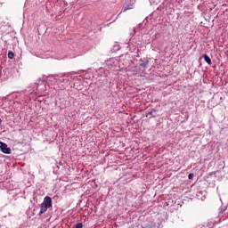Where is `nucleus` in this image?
<instances>
[{
  "label": "nucleus",
  "mask_w": 228,
  "mask_h": 228,
  "mask_svg": "<svg viewBox=\"0 0 228 228\" xmlns=\"http://www.w3.org/2000/svg\"><path fill=\"white\" fill-rule=\"evenodd\" d=\"M188 177H189V179H193V174H189V175H188Z\"/></svg>",
  "instance_id": "f8f14e48"
},
{
  "label": "nucleus",
  "mask_w": 228,
  "mask_h": 228,
  "mask_svg": "<svg viewBox=\"0 0 228 228\" xmlns=\"http://www.w3.org/2000/svg\"><path fill=\"white\" fill-rule=\"evenodd\" d=\"M150 3L151 4H159V3H161V0H150Z\"/></svg>",
  "instance_id": "6e6552de"
},
{
  "label": "nucleus",
  "mask_w": 228,
  "mask_h": 228,
  "mask_svg": "<svg viewBox=\"0 0 228 228\" xmlns=\"http://www.w3.org/2000/svg\"><path fill=\"white\" fill-rule=\"evenodd\" d=\"M132 4H134V0H132Z\"/></svg>",
  "instance_id": "ddd939ff"
},
{
  "label": "nucleus",
  "mask_w": 228,
  "mask_h": 228,
  "mask_svg": "<svg viewBox=\"0 0 228 228\" xmlns=\"http://www.w3.org/2000/svg\"><path fill=\"white\" fill-rule=\"evenodd\" d=\"M14 56H15V54L13 53V52H12V51L8 52V59L9 60H13Z\"/></svg>",
  "instance_id": "423d86ee"
},
{
  "label": "nucleus",
  "mask_w": 228,
  "mask_h": 228,
  "mask_svg": "<svg viewBox=\"0 0 228 228\" xmlns=\"http://www.w3.org/2000/svg\"><path fill=\"white\" fill-rule=\"evenodd\" d=\"M133 8V4H128L126 7H125L124 9H122V11H121V13H122V12H127V10H131Z\"/></svg>",
  "instance_id": "0eeeda50"
},
{
  "label": "nucleus",
  "mask_w": 228,
  "mask_h": 228,
  "mask_svg": "<svg viewBox=\"0 0 228 228\" xmlns=\"http://www.w3.org/2000/svg\"><path fill=\"white\" fill-rule=\"evenodd\" d=\"M2 121H1V118H0V125H1Z\"/></svg>",
  "instance_id": "2eb2a0df"
},
{
  "label": "nucleus",
  "mask_w": 228,
  "mask_h": 228,
  "mask_svg": "<svg viewBox=\"0 0 228 228\" xmlns=\"http://www.w3.org/2000/svg\"><path fill=\"white\" fill-rule=\"evenodd\" d=\"M0 150L4 154H12V149L4 142H0Z\"/></svg>",
  "instance_id": "7ed1b4c3"
},
{
  "label": "nucleus",
  "mask_w": 228,
  "mask_h": 228,
  "mask_svg": "<svg viewBox=\"0 0 228 228\" xmlns=\"http://www.w3.org/2000/svg\"><path fill=\"white\" fill-rule=\"evenodd\" d=\"M37 85H40V86H42V88H40V90L44 91V88H45V85H44V81L41 79L37 80Z\"/></svg>",
  "instance_id": "39448f33"
},
{
  "label": "nucleus",
  "mask_w": 228,
  "mask_h": 228,
  "mask_svg": "<svg viewBox=\"0 0 228 228\" xmlns=\"http://www.w3.org/2000/svg\"><path fill=\"white\" fill-rule=\"evenodd\" d=\"M49 208H53V200H51V197L46 196V197H45L44 201L41 204L39 216L44 215V213H45V211H47V209H49Z\"/></svg>",
  "instance_id": "f03ea898"
},
{
  "label": "nucleus",
  "mask_w": 228,
  "mask_h": 228,
  "mask_svg": "<svg viewBox=\"0 0 228 228\" xmlns=\"http://www.w3.org/2000/svg\"><path fill=\"white\" fill-rule=\"evenodd\" d=\"M203 59L204 61L208 64L211 65V58H209V56H208L207 54L203 55Z\"/></svg>",
  "instance_id": "20e7f679"
},
{
  "label": "nucleus",
  "mask_w": 228,
  "mask_h": 228,
  "mask_svg": "<svg viewBox=\"0 0 228 228\" xmlns=\"http://www.w3.org/2000/svg\"><path fill=\"white\" fill-rule=\"evenodd\" d=\"M129 0H126V3L128 2Z\"/></svg>",
  "instance_id": "dca6fc26"
},
{
  "label": "nucleus",
  "mask_w": 228,
  "mask_h": 228,
  "mask_svg": "<svg viewBox=\"0 0 228 228\" xmlns=\"http://www.w3.org/2000/svg\"><path fill=\"white\" fill-rule=\"evenodd\" d=\"M73 228H83V224L78 223L73 226Z\"/></svg>",
  "instance_id": "9d476101"
},
{
  "label": "nucleus",
  "mask_w": 228,
  "mask_h": 228,
  "mask_svg": "<svg viewBox=\"0 0 228 228\" xmlns=\"http://www.w3.org/2000/svg\"><path fill=\"white\" fill-rule=\"evenodd\" d=\"M63 81H65V77H61L59 78V83H63Z\"/></svg>",
  "instance_id": "9b49d317"
},
{
  "label": "nucleus",
  "mask_w": 228,
  "mask_h": 228,
  "mask_svg": "<svg viewBox=\"0 0 228 228\" xmlns=\"http://www.w3.org/2000/svg\"><path fill=\"white\" fill-rule=\"evenodd\" d=\"M49 79H53V77H50Z\"/></svg>",
  "instance_id": "4468645a"
},
{
  "label": "nucleus",
  "mask_w": 228,
  "mask_h": 228,
  "mask_svg": "<svg viewBox=\"0 0 228 228\" xmlns=\"http://www.w3.org/2000/svg\"><path fill=\"white\" fill-rule=\"evenodd\" d=\"M148 115H151L152 117H156V110H151Z\"/></svg>",
  "instance_id": "1a4fd4ad"
},
{
  "label": "nucleus",
  "mask_w": 228,
  "mask_h": 228,
  "mask_svg": "<svg viewBox=\"0 0 228 228\" xmlns=\"http://www.w3.org/2000/svg\"><path fill=\"white\" fill-rule=\"evenodd\" d=\"M147 65H149V61H140L139 66H136L132 69L134 76H142V74H145Z\"/></svg>",
  "instance_id": "f257e3e1"
}]
</instances>
